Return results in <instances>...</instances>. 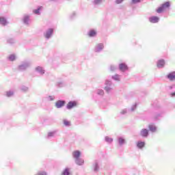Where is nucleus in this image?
I'll return each mask as SVG.
<instances>
[{
  "label": "nucleus",
  "mask_w": 175,
  "mask_h": 175,
  "mask_svg": "<svg viewBox=\"0 0 175 175\" xmlns=\"http://www.w3.org/2000/svg\"><path fill=\"white\" fill-rule=\"evenodd\" d=\"M31 65H32V62L29 60H23L21 62V64L18 66L17 70L19 72H25L27 69L31 68Z\"/></svg>",
  "instance_id": "f257e3e1"
},
{
  "label": "nucleus",
  "mask_w": 175,
  "mask_h": 175,
  "mask_svg": "<svg viewBox=\"0 0 175 175\" xmlns=\"http://www.w3.org/2000/svg\"><path fill=\"white\" fill-rule=\"evenodd\" d=\"M170 1H166L164 3H163L157 10V13H162V12H165V10H167V9H170Z\"/></svg>",
  "instance_id": "f03ea898"
},
{
  "label": "nucleus",
  "mask_w": 175,
  "mask_h": 175,
  "mask_svg": "<svg viewBox=\"0 0 175 175\" xmlns=\"http://www.w3.org/2000/svg\"><path fill=\"white\" fill-rule=\"evenodd\" d=\"M53 35H54V29L53 28L47 29L45 32H44V37L45 39H46V40L51 39Z\"/></svg>",
  "instance_id": "7ed1b4c3"
},
{
  "label": "nucleus",
  "mask_w": 175,
  "mask_h": 175,
  "mask_svg": "<svg viewBox=\"0 0 175 175\" xmlns=\"http://www.w3.org/2000/svg\"><path fill=\"white\" fill-rule=\"evenodd\" d=\"M105 49V44L103 43L96 44L94 46V53H102Z\"/></svg>",
  "instance_id": "20e7f679"
},
{
  "label": "nucleus",
  "mask_w": 175,
  "mask_h": 175,
  "mask_svg": "<svg viewBox=\"0 0 175 175\" xmlns=\"http://www.w3.org/2000/svg\"><path fill=\"white\" fill-rule=\"evenodd\" d=\"M105 90L106 91V92H107L109 94V92H111V90H113V83H111V81H109V80H106L105 81Z\"/></svg>",
  "instance_id": "39448f33"
},
{
  "label": "nucleus",
  "mask_w": 175,
  "mask_h": 175,
  "mask_svg": "<svg viewBox=\"0 0 175 175\" xmlns=\"http://www.w3.org/2000/svg\"><path fill=\"white\" fill-rule=\"evenodd\" d=\"M118 69L120 72H126L128 70V65L125 63H121L118 65Z\"/></svg>",
  "instance_id": "423d86ee"
},
{
  "label": "nucleus",
  "mask_w": 175,
  "mask_h": 175,
  "mask_svg": "<svg viewBox=\"0 0 175 175\" xmlns=\"http://www.w3.org/2000/svg\"><path fill=\"white\" fill-rule=\"evenodd\" d=\"M139 135L140 136H142V137H148V135H149L148 129H142L140 131Z\"/></svg>",
  "instance_id": "0eeeda50"
},
{
  "label": "nucleus",
  "mask_w": 175,
  "mask_h": 175,
  "mask_svg": "<svg viewBox=\"0 0 175 175\" xmlns=\"http://www.w3.org/2000/svg\"><path fill=\"white\" fill-rule=\"evenodd\" d=\"M65 106V100H59L55 103V107L57 109H61V107H64Z\"/></svg>",
  "instance_id": "6e6552de"
},
{
  "label": "nucleus",
  "mask_w": 175,
  "mask_h": 175,
  "mask_svg": "<svg viewBox=\"0 0 175 175\" xmlns=\"http://www.w3.org/2000/svg\"><path fill=\"white\" fill-rule=\"evenodd\" d=\"M148 20L152 24H157V23H159V17L158 16H150Z\"/></svg>",
  "instance_id": "1a4fd4ad"
},
{
  "label": "nucleus",
  "mask_w": 175,
  "mask_h": 175,
  "mask_svg": "<svg viewBox=\"0 0 175 175\" xmlns=\"http://www.w3.org/2000/svg\"><path fill=\"white\" fill-rule=\"evenodd\" d=\"M93 170L95 173L99 172V161H98V160L94 161V163H93Z\"/></svg>",
  "instance_id": "9d476101"
},
{
  "label": "nucleus",
  "mask_w": 175,
  "mask_h": 175,
  "mask_svg": "<svg viewBox=\"0 0 175 175\" xmlns=\"http://www.w3.org/2000/svg\"><path fill=\"white\" fill-rule=\"evenodd\" d=\"M36 72H37V73H38L39 75H43L45 73V70L44 68H43V67L42 66H37L35 69Z\"/></svg>",
  "instance_id": "9b49d317"
},
{
  "label": "nucleus",
  "mask_w": 175,
  "mask_h": 175,
  "mask_svg": "<svg viewBox=\"0 0 175 175\" xmlns=\"http://www.w3.org/2000/svg\"><path fill=\"white\" fill-rule=\"evenodd\" d=\"M77 103H76V101H70L66 106V108L68 110H70V109H73V107H75V106H77Z\"/></svg>",
  "instance_id": "f8f14e48"
},
{
  "label": "nucleus",
  "mask_w": 175,
  "mask_h": 175,
  "mask_svg": "<svg viewBox=\"0 0 175 175\" xmlns=\"http://www.w3.org/2000/svg\"><path fill=\"white\" fill-rule=\"evenodd\" d=\"M163 115V111L161 110L159 111V112H156L154 116V120H159V118H162V116Z\"/></svg>",
  "instance_id": "ddd939ff"
},
{
  "label": "nucleus",
  "mask_w": 175,
  "mask_h": 175,
  "mask_svg": "<svg viewBox=\"0 0 175 175\" xmlns=\"http://www.w3.org/2000/svg\"><path fill=\"white\" fill-rule=\"evenodd\" d=\"M81 155V152L79 150H75L72 152V157L74 159H77L80 158Z\"/></svg>",
  "instance_id": "4468645a"
},
{
  "label": "nucleus",
  "mask_w": 175,
  "mask_h": 175,
  "mask_svg": "<svg viewBox=\"0 0 175 175\" xmlns=\"http://www.w3.org/2000/svg\"><path fill=\"white\" fill-rule=\"evenodd\" d=\"M75 163L76 165H78L79 166H83L84 165V159L81 158L75 159Z\"/></svg>",
  "instance_id": "2eb2a0df"
},
{
  "label": "nucleus",
  "mask_w": 175,
  "mask_h": 175,
  "mask_svg": "<svg viewBox=\"0 0 175 175\" xmlns=\"http://www.w3.org/2000/svg\"><path fill=\"white\" fill-rule=\"evenodd\" d=\"M167 78L168 80H170V81H173L175 80V72H170L167 75Z\"/></svg>",
  "instance_id": "dca6fc26"
},
{
  "label": "nucleus",
  "mask_w": 175,
  "mask_h": 175,
  "mask_svg": "<svg viewBox=\"0 0 175 175\" xmlns=\"http://www.w3.org/2000/svg\"><path fill=\"white\" fill-rule=\"evenodd\" d=\"M165 66V60L160 59L157 62V68L162 69Z\"/></svg>",
  "instance_id": "f3484780"
},
{
  "label": "nucleus",
  "mask_w": 175,
  "mask_h": 175,
  "mask_svg": "<svg viewBox=\"0 0 175 175\" xmlns=\"http://www.w3.org/2000/svg\"><path fill=\"white\" fill-rule=\"evenodd\" d=\"M88 35L90 38H95V36H96V31L91 29L88 31Z\"/></svg>",
  "instance_id": "a211bd4d"
},
{
  "label": "nucleus",
  "mask_w": 175,
  "mask_h": 175,
  "mask_svg": "<svg viewBox=\"0 0 175 175\" xmlns=\"http://www.w3.org/2000/svg\"><path fill=\"white\" fill-rule=\"evenodd\" d=\"M118 143L119 146H124V144H125V139H124L122 137H118Z\"/></svg>",
  "instance_id": "6ab92c4d"
},
{
  "label": "nucleus",
  "mask_w": 175,
  "mask_h": 175,
  "mask_svg": "<svg viewBox=\"0 0 175 175\" xmlns=\"http://www.w3.org/2000/svg\"><path fill=\"white\" fill-rule=\"evenodd\" d=\"M23 23L26 25H28L29 24V15H25L23 17Z\"/></svg>",
  "instance_id": "aec40b11"
},
{
  "label": "nucleus",
  "mask_w": 175,
  "mask_h": 175,
  "mask_svg": "<svg viewBox=\"0 0 175 175\" xmlns=\"http://www.w3.org/2000/svg\"><path fill=\"white\" fill-rule=\"evenodd\" d=\"M0 24L3 26L6 25L8 24V20L5 17H0Z\"/></svg>",
  "instance_id": "412c9836"
},
{
  "label": "nucleus",
  "mask_w": 175,
  "mask_h": 175,
  "mask_svg": "<svg viewBox=\"0 0 175 175\" xmlns=\"http://www.w3.org/2000/svg\"><path fill=\"white\" fill-rule=\"evenodd\" d=\"M112 80H114L115 81H120L121 80V75H119L118 74L113 75L111 77Z\"/></svg>",
  "instance_id": "4be33fe9"
},
{
  "label": "nucleus",
  "mask_w": 175,
  "mask_h": 175,
  "mask_svg": "<svg viewBox=\"0 0 175 175\" xmlns=\"http://www.w3.org/2000/svg\"><path fill=\"white\" fill-rule=\"evenodd\" d=\"M148 128L150 132H152V133H154V132H157V126H155V125L150 124L148 126Z\"/></svg>",
  "instance_id": "5701e85b"
},
{
  "label": "nucleus",
  "mask_w": 175,
  "mask_h": 175,
  "mask_svg": "<svg viewBox=\"0 0 175 175\" xmlns=\"http://www.w3.org/2000/svg\"><path fill=\"white\" fill-rule=\"evenodd\" d=\"M96 94L100 96H103V95H105V92L102 89H98L96 90Z\"/></svg>",
  "instance_id": "b1692460"
},
{
  "label": "nucleus",
  "mask_w": 175,
  "mask_h": 175,
  "mask_svg": "<svg viewBox=\"0 0 175 175\" xmlns=\"http://www.w3.org/2000/svg\"><path fill=\"white\" fill-rule=\"evenodd\" d=\"M55 133H57V131L48 133L47 139H50L51 137H54V136H55Z\"/></svg>",
  "instance_id": "393cba45"
},
{
  "label": "nucleus",
  "mask_w": 175,
  "mask_h": 175,
  "mask_svg": "<svg viewBox=\"0 0 175 175\" xmlns=\"http://www.w3.org/2000/svg\"><path fill=\"white\" fill-rule=\"evenodd\" d=\"M144 146H146V143H144V142L139 141L137 144V147L138 148H143V147H144Z\"/></svg>",
  "instance_id": "a878e982"
},
{
  "label": "nucleus",
  "mask_w": 175,
  "mask_h": 175,
  "mask_svg": "<svg viewBox=\"0 0 175 175\" xmlns=\"http://www.w3.org/2000/svg\"><path fill=\"white\" fill-rule=\"evenodd\" d=\"M5 95L8 98H11V96H13V95H14V92H13V90L7 91L5 92Z\"/></svg>",
  "instance_id": "bb28decb"
},
{
  "label": "nucleus",
  "mask_w": 175,
  "mask_h": 175,
  "mask_svg": "<svg viewBox=\"0 0 175 175\" xmlns=\"http://www.w3.org/2000/svg\"><path fill=\"white\" fill-rule=\"evenodd\" d=\"M62 175H70V169L66 167L62 172Z\"/></svg>",
  "instance_id": "cd10ccee"
},
{
  "label": "nucleus",
  "mask_w": 175,
  "mask_h": 175,
  "mask_svg": "<svg viewBox=\"0 0 175 175\" xmlns=\"http://www.w3.org/2000/svg\"><path fill=\"white\" fill-rule=\"evenodd\" d=\"M7 43L9 44H14V43H16V40H14V38H10L7 40Z\"/></svg>",
  "instance_id": "c85d7f7f"
},
{
  "label": "nucleus",
  "mask_w": 175,
  "mask_h": 175,
  "mask_svg": "<svg viewBox=\"0 0 175 175\" xmlns=\"http://www.w3.org/2000/svg\"><path fill=\"white\" fill-rule=\"evenodd\" d=\"M103 2V0H93V5H101Z\"/></svg>",
  "instance_id": "c756f323"
},
{
  "label": "nucleus",
  "mask_w": 175,
  "mask_h": 175,
  "mask_svg": "<svg viewBox=\"0 0 175 175\" xmlns=\"http://www.w3.org/2000/svg\"><path fill=\"white\" fill-rule=\"evenodd\" d=\"M137 108V103H135L134 105H133L131 107L130 109H129V111H135V110H136V109Z\"/></svg>",
  "instance_id": "7c9ffc66"
},
{
  "label": "nucleus",
  "mask_w": 175,
  "mask_h": 175,
  "mask_svg": "<svg viewBox=\"0 0 175 175\" xmlns=\"http://www.w3.org/2000/svg\"><path fill=\"white\" fill-rule=\"evenodd\" d=\"M109 69H110L111 72H114V71L117 70L118 67H117V66H114L112 64L110 66Z\"/></svg>",
  "instance_id": "2f4dec72"
},
{
  "label": "nucleus",
  "mask_w": 175,
  "mask_h": 175,
  "mask_svg": "<svg viewBox=\"0 0 175 175\" xmlns=\"http://www.w3.org/2000/svg\"><path fill=\"white\" fill-rule=\"evenodd\" d=\"M8 59L9 61H11L12 62H13V61H14L16 59V55H10L9 57H8Z\"/></svg>",
  "instance_id": "473e14b6"
},
{
  "label": "nucleus",
  "mask_w": 175,
  "mask_h": 175,
  "mask_svg": "<svg viewBox=\"0 0 175 175\" xmlns=\"http://www.w3.org/2000/svg\"><path fill=\"white\" fill-rule=\"evenodd\" d=\"M128 111H129V109H124L120 111V114L121 116H125Z\"/></svg>",
  "instance_id": "72a5a7b5"
},
{
  "label": "nucleus",
  "mask_w": 175,
  "mask_h": 175,
  "mask_svg": "<svg viewBox=\"0 0 175 175\" xmlns=\"http://www.w3.org/2000/svg\"><path fill=\"white\" fill-rule=\"evenodd\" d=\"M46 99L49 101L54 100L55 99V96H49L46 97Z\"/></svg>",
  "instance_id": "f704fd0d"
},
{
  "label": "nucleus",
  "mask_w": 175,
  "mask_h": 175,
  "mask_svg": "<svg viewBox=\"0 0 175 175\" xmlns=\"http://www.w3.org/2000/svg\"><path fill=\"white\" fill-rule=\"evenodd\" d=\"M105 142H107V143H113V138H110L107 136L105 137Z\"/></svg>",
  "instance_id": "c9c22d12"
},
{
  "label": "nucleus",
  "mask_w": 175,
  "mask_h": 175,
  "mask_svg": "<svg viewBox=\"0 0 175 175\" xmlns=\"http://www.w3.org/2000/svg\"><path fill=\"white\" fill-rule=\"evenodd\" d=\"M33 12L34 13V14H37V15L40 14V8H37L36 10H34Z\"/></svg>",
  "instance_id": "e433bc0d"
},
{
  "label": "nucleus",
  "mask_w": 175,
  "mask_h": 175,
  "mask_svg": "<svg viewBox=\"0 0 175 175\" xmlns=\"http://www.w3.org/2000/svg\"><path fill=\"white\" fill-rule=\"evenodd\" d=\"M21 91H23V92H27V91H28V87L24 85L21 86Z\"/></svg>",
  "instance_id": "4c0bfd02"
},
{
  "label": "nucleus",
  "mask_w": 175,
  "mask_h": 175,
  "mask_svg": "<svg viewBox=\"0 0 175 175\" xmlns=\"http://www.w3.org/2000/svg\"><path fill=\"white\" fill-rule=\"evenodd\" d=\"M64 124L65 125V126H70V122H69L66 120H64Z\"/></svg>",
  "instance_id": "58836bf2"
},
{
  "label": "nucleus",
  "mask_w": 175,
  "mask_h": 175,
  "mask_svg": "<svg viewBox=\"0 0 175 175\" xmlns=\"http://www.w3.org/2000/svg\"><path fill=\"white\" fill-rule=\"evenodd\" d=\"M57 86H59L60 88L65 86V83L60 81L57 83Z\"/></svg>",
  "instance_id": "ea45409f"
},
{
  "label": "nucleus",
  "mask_w": 175,
  "mask_h": 175,
  "mask_svg": "<svg viewBox=\"0 0 175 175\" xmlns=\"http://www.w3.org/2000/svg\"><path fill=\"white\" fill-rule=\"evenodd\" d=\"M37 175H47V173L44 171H39Z\"/></svg>",
  "instance_id": "a19ab883"
},
{
  "label": "nucleus",
  "mask_w": 175,
  "mask_h": 175,
  "mask_svg": "<svg viewBox=\"0 0 175 175\" xmlns=\"http://www.w3.org/2000/svg\"><path fill=\"white\" fill-rule=\"evenodd\" d=\"M122 2H124V0H116V3H117V5H120V3H122Z\"/></svg>",
  "instance_id": "79ce46f5"
},
{
  "label": "nucleus",
  "mask_w": 175,
  "mask_h": 175,
  "mask_svg": "<svg viewBox=\"0 0 175 175\" xmlns=\"http://www.w3.org/2000/svg\"><path fill=\"white\" fill-rule=\"evenodd\" d=\"M75 17H76V12H72L70 15V18H74Z\"/></svg>",
  "instance_id": "37998d69"
},
{
  "label": "nucleus",
  "mask_w": 175,
  "mask_h": 175,
  "mask_svg": "<svg viewBox=\"0 0 175 175\" xmlns=\"http://www.w3.org/2000/svg\"><path fill=\"white\" fill-rule=\"evenodd\" d=\"M170 90H175V85H172L169 86Z\"/></svg>",
  "instance_id": "c03bdc74"
},
{
  "label": "nucleus",
  "mask_w": 175,
  "mask_h": 175,
  "mask_svg": "<svg viewBox=\"0 0 175 175\" xmlns=\"http://www.w3.org/2000/svg\"><path fill=\"white\" fill-rule=\"evenodd\" d=\"M170 96H172V98H174L175 97V92L171 93Z\"/></svg>",
  "instance_id": "a18cd8bd"
}]
</instances>
